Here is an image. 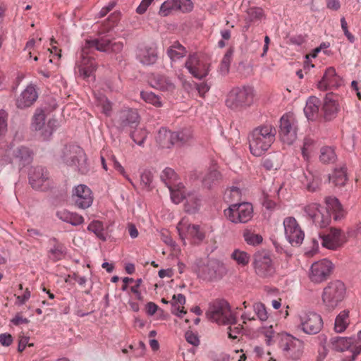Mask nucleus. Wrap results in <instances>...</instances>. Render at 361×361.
Wrapping results in <instances>:
<instances>
[{"label": "nucleus", "instance_id": "obj_56", "mask_svg": "<svg viewBox=\"0 0 361 361\" xmlns=\"http://www.w3.org/2000/svg\"><path fill=\"white\" fill-rule=\"evenodd\" d=\"M97 106L102 109V111L106 116L111 111V102L104 96L97 98Z\"/></svg>", "mask_w": 361, "mask_h": 361}, {"label": "nucleus", "instance_id": "obj_49", "mask_svg": "<svg viewBox=\"0 0 361 361\" xmlns=\"http://www.w3.org/2000/svg\"><path fill=\"white\" fill-rule=\"evenodd\" d=\"M241 192L237 187H233L226 190L224 193V200L228 202H233L240 200Z\"/></svg>", "mask_w": 361, "mask_h": 361}, {"label": "nucleus", "instance_id": "obj_7", "mask_svg": "<svg viewBox=\"0 0 361 361\" xmlns=\"http://www.w3.org/2000/svg\"><path fill=\"white\" fill-rule=\"evenodd\" d=\"M298 121L293 113L283 114L280 119L279 136L283 143L293 145L297 140Z\"/></svg>", "mask_w": 361, "mask_h": 361}, {"label": "nucleus", "instance_id": "obj_45", "mask_svg": "<svg viewBox=\"0 0 361 361\" xmlns=\"http://www.w3.org/2000/svg\"><path fill=\"white\" fill-rule=\"evenodd\" d=\"M243 238L245 241L250 245H259L262 241V237L260 235L254 233L248 229L244 231Z\"/></svg>", "mask_w": 361, "mask_h": 361}, {"label": "nucleus", "instance_id": "obj_2", "mask_svg": "<svg viewBox=\"0 0 361 361\" xmlns=\"http://www.w3.org/2000/svg\"><path fill=\"white\" fill-rule=\"evenodd\" d=\"M276 130L271 124H266L255 128L249 135L250 152L255 157L264 154L274 142Z\"/></svg>", "mask_w": 361, "mask_h": 361}, {"label": "nucleus", "instance_id": "obj_14", "mask_svg": "<svg viewBox=\"0 0 361 361\" xmlns=\"http://www.w3.org/2000/svg\"><path fill=\"white\" fill-rule=\"evenodd\" d=\"M185 67L189 73L197 79L206 77L210 71V63L200 54H190L185 63Z\"/></svg>", "mask_w": 361, "mask_h": 361}, {"label": "nucleus", "instance_id": "obj_27", "mask_svg": "<svg viewBox=\"0 0 361 361\" xmlns=\"http://www.w3.org/2000/svg\"><path fill=\"white\" fill-rule=\"evenodd\" d=\"M339 78L336 74V71L333 67L326 69L322 79L318 84V87L321 90H326L334 87H337L339 82Z\"/></svg>", "mask_w": 361, "mask_h": 361}, {"label": "nucleus", "instance_id": "obj_40", "mask_svg": "<svg viewBox=\"0 0 361 361\" xmlns=\"http://www.w3.org/2000/svg\"><path fill=\"white\" fill-rule=\"evenodd\" d=\"M319 161L323 164L334 163L336 159V154L333 147L324 146L320 149Z\"/></svg>", "mask_w": 361, "mask_h": 361}, {"label": "nucleus", "instance_id": "obj_54", "mask_svg": "<svg viewBox=\"0 0 361 361\" xmlns=\"http://www.w3.org/2000/svg\"><path fill=\"white\" fill-rule=\"evenodd\" d=\"M253 308L259 319L266 321L268 319V314L264 304L261 302L255 303Z\"/></svg>", "mask_w": 361, "mask_h": 361}, {"label": "nucleus", "instance_id": "obj_15", "mask_svg": "<svg viewBox=\"0 0 361 361\" xmlns=\"http://www.w3.org/2000/svg\"><path fill=\"white\" fill-rule=\"evenodd\" d=\"M333 269L332 262L326 259L316 262L311 266L310 279L314 283L323 282L329 277Z\"/></svg>", "mask_w": 361, "mask_h": 361}, {"label": "nucleus", "instance_id": "obj_19", "mask_svg": "<svg viewBox=\"0 0 361 361\" xmlns=\"http://www.w3.org/2000/svg\"><path fill=\"white\" fill-rule=\"evenodd\" d=\"M339 97L333 93L326 94L322 106L324 117L326 121H331L336 117L339 110Z\"/></svg>", "mask_w": 361, "mask_h": 361}, {"label": "nucleus", "instance_id": "obj_13", "mask_svg": "<svg viewBox=\"0 0 361 361\" xmlns=\"http://www.w3.org/2000/svg\"><path fill=\"white\" fill-rule=\"evenodd\" d=\"M207 316L209 319L219 324H226L233 320V315L230 306L225 300L215 301L211 305Z\"/></svg>", "mask_w": 361, "mask_h": 361}, {"label": "nucleus", "instance_id": "obj_42", "mask_svg": "<svg viewBox=\"0 0 361 361\" xmlns=\"http://www.w3.org/2000/svg\"><path fill=\"white\" fill-rule=\"evenodd\" d=\"M316 149V142L311 137H307L304 139L302 147V154L305 160H308L312 153Z\"/></svg>", "mask_w": 361, "mask_h": 361}, {"label": "nucleus", "instance_id": "obj_11", "mask_svg": "<svg viewBox=\"0 0 361 361\" xmlns=\"http://www.w3.org/2000/svg\"><path fill=\"white\" fill-rule=\"evenodd\" d=\"M279 337V346L286 356L293 360H298L303 353V343L288 334H277Z\"/></svg>", "mask_w": 361, "mask_h": 361}, {"label": "nucleus", "instance_id": "obj_53", "mask_svg": "<svg viewBox=\"0 0 361 361\" xmlns=\"http://www.w3.org/2000/svg\"><path fill=\"white\" fill-rule=\"evenodd\" d=\"M184 200L190 207L188 210H196L200 206V200L194 193H187Z\"/></svg>", "mask_w": 361, "mask_h": 361}, {"label": "nucleus", "instance_id": "obj_26", "mask_svg": "<svg viewBox=\"0 0 361 361\" xmlns=\"http://www.w3.org/2000/svg\"><path fill=\"white\" fill-rule=\"evenodd\" d=\"M37 94L35 87L27 86L17 99L16 105L20 109L30 106L37 99Z\"/></svg>", "mask_w": 361, "mask_h": 361}, {"label": "nucleus", "instance_id": "obj_5", "mask_svg": "<svg viewBox=\"0 0 361 361\" xmlns=\"http://www.w3.org/2000/svg\"><path fill=\"white\" fill-rule=\"evenodd\" d=\"M345 286L341 281L330 282L322 293V302L326 310L331 311L344 299Z\"/></svg>", "mask_w": 361, "mask_h": 361}, {"label": "nucleus", "instance_id": "obj_6", "mask_svg": "<svg viewBox=\"0 0 361 361\" xmlns=\"http://www.w3.org/2000/svg\"><path fill=\"white\" fill-rule=\"evenodd\" d=\"M299 329L307 334H316L322 328L323 322L319 314L310 311H301L295 317Z\"/></svg>", "mask_w": 361, "mask_h": 361}, {"label": "nucleus", "instance_id": "obj_47", "mask_svg": "<svg viewBox=\"0 0 361 361\" xmlns=\"http://www.w3.org/2000/svg\"><path fill=\"white\" fill-rule=\"evenodd\" d=\"M87 229L90 231L93 232L98 238H99L102 240H106L105 236L104 235V226L103 224L99 221H93L91 222Z\"/></svg>", "mask_w": 361, "mask_h": 361}, {"label": "nucleus", "instance_id": "obj_18", "mask_svg": "<svg viewBox=\"0 0 361 361\" xmlns=\"http://www.w3.org/2000/svg\"><path fill=\"white\" fill-rule=\"evenodd\" d=\"M305 214L312 219L314 223L321 228L327 226L331 217L329 214H324V212L320 208V205L317 203H311L304 207Z\"/></svg>", "mask_w": 361, "mask_h": 361}, {"label": "nucleus", "instance_id": "obj_60", "mask_svg": "<svg viewBox=\"0 0 361 361\" xmlns=\"http://www.w3.org/2000/svg\"><path fill=\"white\" fill-rule=\"evenodd\" d=\"M279 165L278 161L275 159L267 158L263 161V166L267 170H276Z\"/></svg>", "mask_w": 361, "mask_h": 361}, {"label": "nucleus", "instance_id": "obj_52", "mask_svg": "<svg viewBox=\"0 0 361 361\" xmlns=\"http://www.w3.org/2000/svg\"><path fill=\"white\" fill-rule=\"evenodd\" d=\"M232 54L233 51L228 49L224 56L219 66V71L221 74L224 75L228 72Z\"/></svg>", "mask_w": 361, "mask_h": 361}, {"label": "nucleus", "instance_id": "obj_39", "mask_svg": "<svg viewBox=\"0 0 361 361\" xmlns=\"http://www.w3.org/2000/svg\"><path fill=\"white\" fill-rule=\"evenodd\" d=\"M231 257L238 266L242 267L247 266L250 261V255L240 249H235L232 252Z\"/></svg>", "mask_w": 361, "mask_h": 361}, {"label": "nucleus", "instance_id": "obj_8", "mask_svg": "<svg viewBox=\"0 0 361 361\" xmlns=\"http://www.w3.org/2000/svg\"><path fill=\"white\" fill-rule=\"evenodd\" d=\"M224 215L233 224H245L252 218L253 207L248 202L231 204L224 210Z\"/></svg>", "mask_w": 361, "mask_h": 361}, {"label": "nucleus", "instance_id": "obj_3", "mask_svg": "<svg viewBox=\"0 0 361 361\" xmlns=\"http://www.w3.org/2000/svg\"><path fill=\"white\" fill-rule=\"evenodd\" d=\"M193 269L198 277L208 281L219 280L226 273L224 264L214 259H198Z\"/></svg>", "mask_w": 361, "mask_h": 361}, {"label": "nucleus", "instance_id": "obj_64", "mask_svg": "<svg viewBox=\"0 0 361 361\" xmlns=\"http://www.w3.org/2000/svg\"><path fill=\"white\" fill-rule=\"evenodd\" d=\"M152 1L153 0H142L136 9L137 13L139 14L145 13Z\"/></svg>", "mask_w": 361, "mask_h": 361}, {"label": "nucleus", "instance_id": "obj_34", "mask_svg": "<svg viewBox=\"0 0 361 361\" xmlns=\"http://www.w3.org/2000/svg\"><path fill=\"white\" fill-rule=\"evenodd\" d=\"M186 54V49L178 41L174 42L167 50V55L172 61L179 60L184 57Z\"/></svg>", "mask_w": 361, "mask_h": 361}, {"label": "nucleus", "instance_id": "obj_17", "mask_svg": "<svg viewBox=\"0 0 361 361\" xmlns=\"http://www.w3.org/2000/svg\"><path fill=\"white\" fill-rule=\"evenodd\" d=\"M71 199L75 207L85 209L92 205L94 197L90 188L80 184L73 189Z\"/></svg>", "mask_w": 361, "mask_h": 361}, {"label": "nucleus", "instance_id": "obj_25", "mask_svg": "<svg viewBox=\"0 0 361 361\" xmlns=\"http://www.w3.org/2000/svg\"><path fill=\"white\" fill-rule=\"evenodd\" d=\"M137 59L145 66H150L158 59L157 49L155 47H144L138 49Z\"/></svg>", "mask_w": 361, "mask_h": 361}, {"label": "nucleus", "instance_id": "obj_44", "mask_svg": "<svg viewBox=\"0 0 361 361\" xmlns=\"http://www.w3.org/2000/svg\"><path fill=\"white\" fill-rule=\"evenodd\" d=\"M330 179L336 186L344 185L347 181V176L345 169L341 168L336 169L330 177Z\"/></svg>", "mask_w": 361, "mask_h": 361}, {"label": "nucleus", "instance_id": "obj_57", "mask_svg": "<svg viewBox=\"0 0 361 361\" xmlns=\"http://www.w3.org/2000/svg\"><path fill=\"white\" fill-rule=\"evenodd\" d=\"M263 16V10L260 8L253 7L247 10V17L251 22L260 20Z\"/></svg>", "mask_w": 361, "mask_h": 361}, {"label": "nucleus", "instance_id": "obj_21", "mask_svg": "<svg viewBox=\"0 0 361 361\" xmlns=\"http://www.w3.org/2000/svg\"><path fill=\"white\" fill-rule=\"evenodd\" d=\"M322 244L324 247L330 250H336L344 243V236L338 228H331L329 233L323 235Z\"/></svg>", "mask_w": 361, "mask_h": 361}, {"label": "nucleus", "instance_id": "obj_9", "mask_svg": "<svg viewBox=\"0 0 361 361\" xmlns=\"http://www.w3.org/2000/svg\"><path fill=\"white\" fill-rule=\"evenodd\" d=\"M253 267L257 275L262 278H267L274 275L275 267L270 252L259 250L253 255Z\"/></svg>", "mask_w": 361, "mask_h": 361}, {"label": "nucleus", "instance_id": "obj_31", "mask_svg": "<svg viewBox=\"0 0 361 361\" xmlns=\"http://www.w3.org/2000/svg\"><path fill=\"white\" fill-rule=\"evenodd\" d=\"M57 216L64 222L69 223L73 226H79L84 223L82 216L68 210H61L57 212Z\"/></svg>", "mask_w": 361, "mask_h": 361}, {"label": "nucleus", "instance_id": "obj_30", "mask_svg": "<svg viewBox=\"0 0 361 361\" xmlns=\"http://www.w3.org/2000/svg\"><path fill=\"white\" fill-rule=\"evenodd\" d=\"M156 140L162 147L169 148L175 144L174 133L161 128L158 131Z\"/></svg>", "mask_w": 361, "mask_h": 361}, {"label": "nucleus", "instance_id": "obj_43", "mask_svg": "<svg viewBox=\"0 0 361 361\" xmlns=\"http://www.w3.org/2000/svg\"><path fill=\"white\" fill-rule=\"evenodd\" d=\"M173 11H178L177 0H166L161 5L159 14L166 17L169 16Z\"/></svg>", "mask_w": 361, "mask_h": 361}, {"label": "nucleus", "instance_id": "obj_55", "mask_svg": "<svg viewBox=\"0 0 361 361\" xmlns=\"http://www.w3.org/2000/svg\"><path fill=\"white\" fill-rule=\"evenodd\" d=\"M221 178L220 173L216 169H214L209 171L204 176L203 179V183L207 186H210L211 183L214 180H217Z\"/></svg>", "mask_w": 361, "mask_h": 361}, {"label": "nucleus", "instance_id": "obj_12", "mask_svg": "<svg viewBox=\"0 0 361 361\" xmlns=\"http://www.w3.org/2000/svg\"><path fill=\"white\" fill-rule=\"evenodd\" d=\"M32 159V152L25 146H19L13 149V145L6 150V154L0 159V164L16 163L19 166H25L30 164Z\"/></svg>", "mask_w": 361, "mask_h": 361}, {"label": "nucleus", "instance_id": "obj_36", "mask_svg": "<svg viewBox=\"0 0 361 361\" xmlns=\"http://www.w3.org/2000/svg\"><path fill=\"white\" fill-rule=\"evenodd\" d=\"M349 324V311L343 310L336 317L334 329L337 333H342L346 329Z\"/></svg>", "mask_w": 361, "mask_h": 361}, {"label": "nucleus", "instance_id": "obj_38", "mask_svg": "<svg viewBox=\"0 0 361 361\" xmlns=\"http://www.w3.org/2000/svg\"><path fill=\"white\" fill-rule=\"evenodd\" d=\"M160 178L164 184L168 187V188H171V186H173L179 183V182H178V176L176 172L171 168H166L164 170H163Z\"/></svg>", "mask_w": 361, "mask_h": 361}, {"label": "nucleus", "instance_id": "obj_63", "mask_svg": "<svg viewBox=\"0 0 361 361\" xmlns=\"http://www.w3.org/2000/svg\"><path fill=\"white\" fill-rule=\"evenodd\" d=\"M341 27H342V30L345 34V35L346 36V37L348 38V39L350 42H354V39H355V37L354 36L348 31V24H347V22L345 19V18H342L341 19Z\"/></svg>", "mask_w": 361, "mask_h": 361}, {"label": "nucleus", "instance_id": "obj_1", "mask_svg": "<svg viewBox=\"0 0 361 361\" xmlns=\"http://www.w3.org/2000/svg\"><path fill=\"white\" fill-rule=\"evenodd\" d=\"M110 44L111 40L106 38L87 41L81 50L80 59L76 63L75 72L83 79H87L92 76L97 68L92 49H95L100 51H109Z\"/></svg>", "mask_w": 361, "mask_h": 361}, {"label": "nucleus", "instance_id": "obj_46", "mask_svg": "<svg viewBox=\"0 0 361 361\" xmlns=\"http://www.w3.org/2000/svg\"><path fill=\"white\" fill-rule=\"evenodd\" d=\"M130 137L138 145H142L147 137V133L143 128H136L135 130H130Z\"/></svg>", "mask_w": 361, "mask_h": 361}, {"label": "nucleus", "instance_id": "obj_50", "mask_svg": "<svg viewBox=\"0 0 361 361\" xmlns=\"http://www.w3.org/2000/svg\"><path fill=\"white\" fill-rule=\"evenodd\" d=\"M175 137V144L180 142L185 143L192 137V130L190 128H184L178 132H173Z\"/></svg>", "mask_w": 361, "mask_h": 361}, {"label": "nucleus", "instance_id": "obj_33", "mask_svg": "<svg viewBox=\"0 0 361 361\" xmlns=\"http://www.w3.org/2000/svg\"><path fill=\"white\" fill-rule=\"evenodd\" d=\"M49 243L51 247L49 250V257L54 261L61 259L65 254V247L63 245L58 242L55 238L51 239Z\"/></svg>", "mask_w": 361, "mask_h": 361}, {"label": "nucleus", "instance_id": "obj_4", "mask_svg": "<svg viewBox=\"0 0 361 361\" xmlns=\"http://www.w3.org/2000/svg\"><path fill=\"white\" fill-rule=\"evenodd\" d=\"M59 159L67 166L74 167L84 173L87 171V157L84 150L75 145L63 147L59 154Z\"/></svg>", "mask_w": 361, "mask_h": 361}, {"label": "nucleus", "instance_id": "obj_59", "mask_svg": "<svg viewBox=\"0 0 361 361\" xmlns=\"http://www.w3.org/2000/svg\"><path fill=\"white\" fill-rule=\"evenodd\" d=\"M153 176L149 171H145L140 176V184L144 188H149L152 182Z\"/></svg>", "mask_w": 361, "mask_h": 361}, {"label": "nucleus", "instance_id": "obj_28", "mask_svg": "<svg viewBox=\"0 0 361 361\" xmlns=\"http://www.w3.org/2000/svg\"><path fill=\"white\" fill-rule=\"evenodd\" d=\"M299 172H300V175H298V179L300 183L308 191L314 192L319 187V180L315 178L310 171L305 172L300 169Z\"/></svg>", "mask_w": 361, "mask_h": 361}, {"label": "nucleus", "instance_id": "obj_23", "mask_svg": "<svg viewBox=\"0 0 361 361\" xmlns=\"http://www.w3.org/2000/svg\"><path fill=\"white\" fill-rule=\"evenodd\" d=\"M149 85L163 92H173L175 85L167 76L159 73L152 74L148 78Z\"/></svg>", "mask_w": 361, "mask_h": 361}, {"label": "nucleus", "instance_id": "obj_22", "mask_svg": "<svg viewBox=\"0 0 361 361\" xmlns=\"http://www.w3.org/2000/svg\"><path fill=\"white\" fill-rule=\"evenodd\" d=\"M55 123L54 121H49L44 130L43 128L45 126V114L42 110L37 109L33 116L32 128L35 130H42V134L44 139L48 138L52 133V126Z\"/></svg>", "mask_w": 361, "mask_h": 361}, {"label": "nucleus", "instance_id": "obj_24", "mask_svg": "<svg viewBox=\"0 0 361 361\" xmlns=\"http://www.w3.org/2000/svg\"><path fill=\"white\" fill-rule=\"evenodd\" d=\"M139 122V114L135 109H124L119 114V124L123 129L132 130L135 128Z\"/></svg>", "mask_w": 361, "mask_h": 361}, {"label": "nucleus", "instance_id": "obj_29", "mask_svg": "<svg viewBox=\"0 0 361 361\" xmlns=\"http://www.w3.org/2000/svg\"><path fill=\"white\" fill-rule=\"evenodd\" d=\"M326 211L324 214L331 212L335 220H339L344 216V211L338 200L335 197H328L325 200Z\"/></svg>", "mask_w": 361, "mask_h": 361}, {"label": "nucleus", "instance_id": "obj_35", "mask_svg": "<svg viewBox=\"0 0 361 361\" xmlns=\"http://www.w3.org/2000/svg\"><path fill=\"white\" fill-rule=\"evenodd\" d=\"M321 102L316 97H310L306 102L304 112L308 119H313L317 115Z\"/></svg>", "mask_w": 361, "mask_h": 361}, {"label": "nucleus", "instance_id": "obj_10", "mask_svg": "<svg viewBox=\"0 0 361 361\" xmlns=\"http://www.w3.org/2000/svg\"><path fill=\"white\" fill-rule=\"evenodd\" d=\"M253 99L251 87L234 88L228 94L226 104L228 107L235 109L250 106Z\"/></svg>", "mask_w": 361, "mask_h": 361}, {"label": "nucleus", "instance_id": "obj_32", "mask_svg": "<svg viewBox=\"0 0 361 361\" xmlns=\"http://www.w3.org/2000/svg\"><path fill=\"white\" fill-rule=\"evenodd\" d=\"M334 348L338 351H345L350 350L355 345V338H345V337H336L331 340Z\"/></svg>", "mask_w": 361, "mask_h": 361}, {"label": "nucleus", "instance_id": "obj_37", "mask_svg": "<svg viewBox=\"0 0 361 361\" xmlns=\"http://www.w3.org/2000/svg\"><path fill=\"white\" fill-rule=\"evenodd\" d=\"M171 193V198L175 204H178L183 201L186 195V191L184 185L179 183L169 188Z\"/></svg>", "mask_w": 361, "mask_h": 361}, {"label": "nucleus", "instance_id": "obj_51", "mask_svg": "<svg viewBox=\"0 0 361 361\" xmlns=\"http://www.w3.org/2000/svg\"><path fill=\"white\" fill-rule=\"evenodd\" d=\"M226 324H229L228 327V337L235 339L237 338V335L239 334L243 330V325L237 324L235 317L233 316V320L231 322H228Z\"/></svg>", "mask_w": 361, "mask_h": 361}, {"label": "nucleus", "instance_id": "obj_41", "mask_svg": "<svg viewBox=\"0 0 361 361\" xmlns=\"http://www.w3.org/2000/svg\"><path fill=\"white\" fill-rule=\"evenodd\" d=\"M140 97L146 103L152 104L157 108H160L163 106L161 97L152 92L142 91Z\"/></svg>", "mask_w": 361, "mask_h": 361}, {"label": "nucleus", "instance_id": "obj_61", "mask_svg": "<svg viewBox=\"0 0 361 361\" xmlns=\"http://www.w3.org/2000/svg\"><path fill=\"white\" fill-rule=\"evenodd\" d=\"M186 341L194 346H197L200 343V340L196 334L192 331H187L185 334Z\"/></svg>", "mask_w": 361, "mask_h": 361}, {"label": "nucleus", "instance_id": "obj_16", "mask_svg": "<svg viewBox=\"0 0 361 361\" xmlns=\"http://www.w3.org/2000/svg\"><path fill=\"white\" fill-rule=\"evenodd\" d=\"M283 226L288 241L293 246L300 245L304 240L305 234L295 219L293 217L286 218L283 221Z\"/></svg>", "mask_w": 361, "mask_h": 361}, {"label": "nucleus", "instance_id": "obj_58", "mask_svg": "<svg viewBox=\"0 0 361 361\" xmlns=\"http://www.w3.org/2000/svg\"><path fill=\"white\" fill-rule=\"evenodd\" d=\"M178 10L183 13H189L193 9L191 0H177Z\"/></svg>", "mask_w": 361, "mask_h": 361}, {"label": "nucleus", "instance_id": "obj_20", "mask_svg": "<svg viewBox=\"0 0 361 361\" xmlns=\"http://www.w3.org/2000/svg\"><path fill=\"white\" fill-rule=\"evenodd\" d=\"M31 186L35 190H45L49 186L48 173L42 166L33 168L29 174Z\"/></svg>", "mask_w": 361, "mask_h": 361}, {"label": "nucleus", "instance_id": "obj_62", "mask_svg": "<svg viewBox=\"0 0 361 361\" xmlns=\"http://www.w3.org/2000/svg\"><path fill=\"white\" fill-rule=\"evenodd\" d=\"M11 322L16 326L26 324L30 322V321L26 317H24L20 313H17Z\"/></svg>", "mask_w": 361, "mask_h": 361}, {"label": "nucleus", "instance_id": "obj_48", "mask_svg": "<svg viewBox=\"0 0 361 361\" xmlns=\"http://www.w3.org/2000/svg\"><path fill=\"white\" fill-rule=\"evenodd\" d=\"M188 234L195 240L201 242L204 238V233L200 230L197 225H188L187 227Z\"/></svg>", "mask_w": 361, "mask_h": 361}]
</instances>
